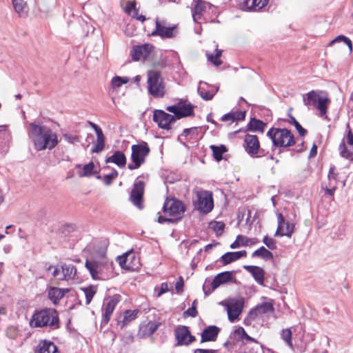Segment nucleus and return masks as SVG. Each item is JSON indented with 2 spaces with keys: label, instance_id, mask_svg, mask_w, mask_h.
<instances>
[{
  "label": "nucleus",
  "instance_id": "obj_1",
  "mask_svg": "<svg viewBox=\"0 0 353 353\" xmlns=\"http://www.w3.org/2000/svg\"><path fill=\"white\" fill-rule=\"evenodd\" d=\"M85 267L94 280H106L112 276L113 262L106 256V250L97 251L93 259L85 261Z\"/></svg>",
  "mask_w": 353,
  "mask_h": 353
},
{
  "label": "nucleus",
  "instance_id": "obj_2",
  "mask_svg": "<svg viewBox=\"0 0 353 353\" xmlns=\"http://www.w3.org/2000/svg\"><path fill=\"white\" fill-rule=\"evenodd\" d=\"M29 133L33 138L34 146L37 151L52 150L59 143L57 134L46 125L30 123Z\"/></svg>",
  "mask_w": 353,
  "mask_h": 353
},
{
  "label": "nucleus",
  "instance_id": "obj_3",
  "mask_svg": "<svg viewBox=\"0 0 353 353\" xmlns=\"http://www.w3.org/2000/svg\"><path fill=\"white\" fill-rule=\"evenodd\" d=\"M29 324L32 328L49 327L57 330L60 327L59 314L54 308L46 307L35 310Z\"/></svg>",
  "mask_w": 353,
  "mask_h": 353
},
{
  "label": "nucleus",
  "instance_id": "obj_4",
  "mask_svg": "<svg viewBox=\"0 0 353 353\" xmlns=\"http://www.w3.org/2000/svg\"><path fill=\"white\" fill-rule=\"evenodd\" d=\"M303 102L307 107H312L318 110V115L327 119V113L331 100L327 92L322 90H312L303 97Z\"/></svg>",
  "mask_w": 353,
  "mask_h": 353
},
{
  "label": "nucleus",
  "instance_id": "obj_5",
  "mask_svg": "<svg viewBox=\"0 0 353 353\" xmlns=\"http://www.w3.org/2000/svg\"><path fill=\"white\" fill-rule=\"evenodd\" d=\"M267 136L271 139L276 147H290L295 143L294 135L286 128H272L267 132Z\"/></svg>",
  "mask_w": 353,
  "mask_h": 353
},
{
  "label": "nucleus",
  "instance_id": "obj_6",
  "mask_svg": "<svg viewBox=\"0 0 353 353\" xmlns=\"http://www.w3.org/2000/svg\"><path fill=\"white\" fill-rule=\"evenodd\" d=\"M131 149V160L132 163H129L128 168L133 170L138 169L145 163V159L150 152V149L148 143L145 141L132 145Z\"/></svg>",
  "mask_w": 353,
  "mask_h": 353
},
{
  "label": "nucleus",
  "instance_id": "obj_7",
  "mask_svg": "<svg viewBox=\"0 0 353 353\" xmlns=\"http://www.w3.org/2000/svg\"><path fill=\"white\" fill-rule=\"evenodd\" d=\"M148 92L155 98H161L165 94V86L163 79L159 72H148Z\"/></svg>",
  "mask_w": 353,
  "mask_h": 353
},
{
  "label": "nucleus",
  "instance_id": "obj_8",
  "mask_svg": "<svg viewBox=\"0 0 353 353\" xmlns=\"http://www.w3.org/2000/svg\"><path fill=\"white\" fill-rule=\"evenodd\" d=\"M194 204L195 208L199 212L204 214L210 212L214 207L212 192L206 190L197 191Z\"/></svg>",
  "mask_w": 353,
  "mask_h": 353
},
{
  "label": "nucleus",
  "instance_id": "obj_9",
  "mask_svg": "<svg viewBox=\"0 0 353 353\" xmlns=\"http://www.w3.org/2000/svg\"><path fill=\"white\" fill-rule=\"evenodd\" d=\"M163 211L166 216H170L174 221H176L182 217L185 208L181 201L174 199H167L164 203Z\"/></svg>",
  "mask_w": 353,
  "mask_h": 353
},
{
  "label": "nucleus",
  "instance_id": "obj_10",
  "mask_svg": "<svg viewBox=\"0 0 353 353\" xmlns=\"http://www.w3.org/2000/svg\"><path fill=\"white\" fill-rule=\"evenodd\" d=\"M245 151L252 157H261L264 155L263 150L260 148V143L256 135L246 134L244 139Z\"/></svg>",
  "mask_w": 353,
  "mask_h": 353
},
{
  "label": "nucleus",
  "instance_id": "obj_11",
  "mask_svg": "<svg viewBox=\"0 0 353 353\" xmlns=\"http://www.w3.org/2000/svg\"><path fill=\"white\" fill-rule=\"evenodd\" d=\"M194 106L190 103L181 100L177 104L170 105L166 110L174 114L178 119L192 116L193 114Z\"/></svg>",
  "mask_w": 353,
  "mask_h": 353
},
{
  "label": "nucleus",
  "instance_id": "obj_12",
  "mask_svg": "<svg viewBox=\"0 0 353 353\" xmlns=\"http://www.w3.org/2000/svg\"><path fill=\"white\" fill-rule=\"evenodd\" d=\"M155 24V30L151 33V35L167 39L173 38L176 35V26H168L165 21H161L158 19H156Z\"/></svg>",
  "mask_w": 353,
  "mask_h": 353
},
{
  "label": "nucleus",
  "instance_id": "obj_13",
  "mask_svg": "<svg viewBox=\"0 0 353 353\" xmlns=\"http://www.w3.org/2000/svg\"><path fill=\"white\" fill-rule=\"evenodd\" d=\"M153 121L162 129H170L171 124L176 121L175 117L166 113L163 110H155L153 113Z\"/></svg>",
  "mask_w": 353,
  "mask_h": 353
},
{
  "label": "nucleus",
  "instance_id": "obj_14",
  "mask_svg": "<svg viewBox=\"0 0 353 353\" xmlns=\"http://www.w3.org/2000/svg\"><path fill=\"white\" fill-rule=\"evenodd\" d=\"M276 216L278 227L274 234V236H286L290 238L292 234L294 233V224L293 223H290L288 221L285 222L283 216L281 213H278Z\"/></svg>",
  "mask_w": 353,
  "mask_h": 353
},
{
  "label": "nucleus",
  "instance_id": "obj_15",
  "mask_svg": "<svg viewBox=\"0 0 353 353\" xmlns=\"http://www.w3.org/2000/svg\"><path fill=\"white\" fill-rule=\"evenodd\" d=\"M234 274V272H223L221 273L218 274L214 279H213L211 285H212V290L211 291H209L207 292L205 291V287L203 286V290L205 292V294H209L211 293L212 291L216 289L218 287H219L221 285L228 283L230 281H232L234 283H236V279L233 276Z\"/></svg>",
  "mask_w": 353,
  "mask_h": 353
},
{
  "label": "nucleus",
  "instance_id": "obj_16",
  "mask_svg": "<svg viewBox=\"0 0 353 353\" xmlns=\"http://www.w3.org/2000/svg\"><path fill=\"white\" fill-rule=\"evenodd\" d=\"M120 301L119 295H114L112 297L108 298L104 303L103 313V322L108 323L110 321L111 316Z\"/></svg>",
  "mask_w": 353,
  "mask_h": 353
},
{
  "label": "nucleus",
  "instance_id": "obj_17",
  "mask_svg": "<svg viewBox=\"0 0 353 353\" xmlns=\"http://www.w3.org/2000/svg\"><path fill=\"white\" fill-rule=\"evenodd\" d=\"M117 261L120 265L125 269L135 270L139 268V261L132 252H126L122 256L117 257Z\"/></svg>",
  "mask_w": 353,
  "mask_h": 353
},
{
  "label": "nucleus",
  "instance_id": "obj_18",
  "mask_svg": "<svg viewBox=\"0 0 353 353\" xmlns=\"http://www.w3.org/2000/svg\"><path fill=\"white\" fill-rule=\"evenodd\" d=\"M144 192V183L142 181H136L130 194V200L139 209L143 208L142 201Z\"/></svg>",
  "mask_w": 353,
  "mask_h": 353
},
{
  "label": "nucleus",
  "instance_id": "obj_19",
  "mask_svg": "<svg viewBox=\"0 0 353 353\" xmlns=\"http://www.w3.org/2000/svg\"><path fill=\"white\" fill-rule=\"evenodd\" d=\"M153 50V46L149 43L134 46L131 51V57L133 61H138L141 59H145Z\"/></svg>",
  "mask_w": 353,
  "mask_h": 353
},
{
  "label": "nucleus",
  "instance_id": "obj_20",
  "mask_svg": "<svg viewBox=\"0 0 353 353\" xmlns=\"http://www.w3.org/2000/svg\"><path fill=\"white\" fill-rule=\"evenodd\" d=\"M212 8V6L210 3L203 0H197L192 9V16L194 21L198 23L202 19L204 13Z\"/></svg>",
  "mask_w": 353,
  "mask_h": 353
},
{
  "label": "nucleus",
  "instance_id": "obj_21",
  "mask_svg": "<svg viewBox=\"0 0 353 353\" xmlns=\"http://www.w3.org/2000/svg\"><path fill=\"white\" fill-rule=\"evenodd\" d=\"M175 336L179 345H188L195 340V337L190 334L186 326H181L176 329Z\"/></svg>",
  "mask_w": 353,
  "mask_h": 353
},
{
  "label": "nucleus",
  "instance_id": "obj_22",
  "mask_svg": "<svg viewBox=\"0 0 353 353\" xmlns=\"http://www.w3.org/2000/svg\"><path fill=\"white\" fill-rule=\"evenodd\" d=\"M225 306L229 320L234 322L242 311V303L238 301L232 300L225 304Z\"/></svg>",
  "mask_w": 353,
  "mask_h": 353
},
{
  "label": "nucleus",
  "instance_id": "obj_23",
  "mask_svg": "<svg viewBox=\"0 0 353 353\" xmlns=\"http://www.w3.org/2000/svg\"><path fill=\"white\" fill-rule=\"evenodd\" d=\"M69 291L68 288L50 287L47 289L48 297L54 305H57Z\"/></svg>",
  "mask_w": 353,
  "mask_h": 353
},
{
  "label": "nucleus",
  "instance_id": "obj_24",
  "mask_svg": "<svg viewBox=\"0 0 353 353\" xmlns=\"http://www.w3.org/2000/svg\"><path fill=\"white\" fill-rule=\"evenodd\" d=\"M161 323L157 321H148L142 323L139 326V334L142 337L149 336L153 334L159 328Z\"/></svg>",
  "mask_w": 353,
  "mask_h": 353
},
{
  "label": "nucleus",
  "instance_id": "obj_25",
  "mask_svg": "<svg viewBox=\"0 0 353 353\" xmlns=\"http://www.w3.org/2000/svg\"><path fill=\"white\" fill-rule=\"evenodd\" d=\"M139 313V310H125L123 315H120L117 318V325L121 327V329L124 328L127 325H128L130 322L134 321Z\"/></svg>",
  "mask_w": 353,
  "mask_h": 353
},
{
  "label": "nucleus",
  "instance_id": "obj_26",
  "mask_svg": "<svg viewBox=\"0 0 353 353\" xmlns=\"http://www.w3.org/2000/svg\"><path fill=\"white\" fill-rule=\"evenodd\" d=\"M243 268L252 274L257 283L261 285H263L265 271L263 268L254 265H243Z\"/></svg>",
  "mask_w": 353,
  "mask_h": 353
},
{
  "label": "nucleus",
  "instance_id": "obj_27",
  "mask_svg": "<svg viewBox=\"0 0 353 353\" xmlns=\"http://www.w3.org/2000/svg\"><path fill=\"white\" fill-rule=\"evenodd\" d=\"M220 332V329L215 325H210L204 329L201 333V343L215 341Z\"/></svg>",
  "mask_w": 353,
  "mask_h": 353
},
{
  "label": "nucleus",
  "instance_id": "obj_28",
  "mask_svg": "<svg viewBox=\"0 0 353 353\" xmlns=\"http://www.w3.org/2000/svg\"><path fill=\"white\" fill-rule=\"evenodd\" d=\"M268 3V0H243L241 7L245 10L257 11L265 7Z\"/></svg>",
  "mask_w": 353,
  "mask_h": 353
},
{
  "label": "nucleus",
  "instance_id": "obj_29",
  "mask_svg": "<svg viewBox=\"0 0 353 353\" xmlns=\"http://www.w3.org/2000/svg\"><path fill=\"white\" fill-rule=\"evenodd\" d=\"M35 353H59V352L54 343L44 340L39 342Z\"/></svg>",
  "mask_w": 353,
  "mask_h": 353
},
{
  "label": "nucleus",
  "instance_id": "obj_30",
  "mask_svg": "<svg viewBox=\"0 0 353 353\" xmlns=\"http://www.w3.org/2000/svg\"><path fill=\"white\" fill-rule=\"evenodd\" d=\"M247 252L245 250L227 252L221 256V261L223 265H228L241 259V257L245 256Z\"/></svg>",
  "mask_w": 353,
  "mask_h": 353
},
{
  "label": "nucleus",
  "instance_id": "obj_31",
  "mask_svg": "<svg viewBox=\"0 0 353 353\" xmlns=\"http://www.w3.org/2000/svg\"><path fill=\"white\" fill-rule=\"evenodd\" d=\"M273 311L274 307L272 304L269 302H265L257 305L254 309L252 310L250 312V316L254 318L259 315L271 313Z\"/></svg>",
  "mask_w": 353,
  "mask_h": 353
},
{
  "label": "nucleus",
  "instance_id": "obj_32",
  "mask_svg": "<svg viewBox=\"0 0 353 353\" xmlns=\"http://www.w3.org/2000/svg\"><path fill=\"white\" fill-rule=\"evenodd\" d=\"M245 117V111H235L231 112L224 114L221 120L223 122H228L229 123H232L237 121L244 120Z\"/></svg>",
  "mask_w": 353,
  "mask_h": 353
},
{
  "label": "nucleus",
  "instance_id": "obj_33",
  "mask_svg": "<svg viewBox=\"0 0 353 353\" xmlns=\"http://www.w3.org/2000/svg\"><path fill=\"white\" fill-rule=\"evenodd\" d=\"M62 270V278L64 281L73 280L77 274V268L72 264H63L61 265Z\"/></svg>",
  "mask_w": 353,
  "mask_h": 353
},
{
  "label": "nucleus",
  "instance_id": "obj_34",
  "mask_svg": "<svg viewBox=\"0 0 353 353\" xmlns=\"http://www.w3.org/2000/svg\"><path fill=\"white\" fill-rule=\"evenodd\" d=\"M106 163H113L120 168H123L126 164V157L123 152L116 151L112 156L109 157L106 160Z\"/></svg>",
  "mask_w": 353,
  "mask_h": 353
},
{
  "label": "nucleus",
  "instance_id": "obj_35",
  "mask_svg": "<svg viewBox=\"0 0 353 353\" xmlns=\"http://www.w3.org/2000/svg\"><path fill=\"white\" fill-rule=\"evenodd\" d=\"M12 4L16 12L20 17H26L28 13V6L23 0H12Z\"/></svg>",
  "mask_w": 353,
  "mask_h": 353
},
{
  "label": "nucleus",
  "instance_id": "obj_36",
  "mask_svg": "<svg viewBox=\"0 0 353 353\" xmlns=\"http://www.w3.org/2000/svg\"><path fill=\"white\" fill-rule=\"evenodd\" d=\"M222 54V50L216 48L213 52L209 51L206 52V57L208 61L211 62L213 65L218 67L222 64L221 57Z\"/></svg>",
  "mask_w": 353,
  "mask_h": 353
},
{
  "label": "nucleus",
  "instance_id": "obj_37",
  "mask_svg": "<svg viewBox=\"0 0 353 353\" xmlns=\"http://www.w3.org/2000/svg\"><path fill=\"white\" fill-rule=\"evenodd\" d=\"M252 256L260 257L265 260H271L273 259V254L265 247L261 246L252 254Z\"/></svg>",
  "mask_w": 353,
  "mask_h": 353
},
{
  "label": "nucleus",
  "instance_id": "obj_38",
  "mask_svg": "<svg viewBox=\"0 0 353 353\" xmlns=\"http://www.w3.org/2000/svg\"><path fill=\"white\" fill-rule=\"evenodd\" d=\"M266 124L261 120L255 118L251 119L248 124V130L250 131H259L263 132Z\"/></svg>",
  "mask_w": 353,
  "mask_h": 353
},
{
  "label": "nucleus",
  "instance_id": "obj_39",
  "mask_svg": "<svg viewBox=\"0 0 353 353\" xmlns=\"http://www.w3.org/2000/svg\"><path fill=\"white\" fill-rule=\"evenodd\" d=\"M210 149L212 151L214 158L217 161H219L222 159L223 154L227 151L225 146L223 145H221L220 146H216L212 145H210Z\"/></svg>",
  "mask_w": 353,
  "mask_h": 353
},
{
  "label": "nucleus",
  "instance_id": "obj_40",
  "mask_svg": "<svg viewBox=\"0 0 353 353\" xmlns=\"http://www.w3.org/2000/svg\"><path fill=\"white\" fill-rule=\"evenodd\" d=\"M200 84H201V83ZM217 91H218V88H216L215 91L207 90L201 85H200L199 87L198 88L199 94L201 96V97L203 99H204L205 101L211 100Z\"/></svg>",
  "mask_w": 353,
  "mask_h": 353
},
{
  "label": "nucleus",
  "instance_id": "obj_41",
  "mask_svg": "<svg viewBox=\"0 0 353 353\" xmlns=\"http://www.w3.org/2000/svg\"><path fill=\"white\" fill-rule=\"evenodd\" d=\"M105 146V137L103 133H99L97 135V143L94 147L92 149V152L99 153L101 152Z\"/></svg>",
  "mask_w": 353,
  "mask_h": 353
},
{
  "label": "nucleus",
  "instance_id": "obj_42",
  "mask_svg": "<svg viewBox=\"0 0 353 353\" xmlns=\"http://www.w3.org/2000/svg\"><path fill=\"white\" fill-rule=\"evenodd\" d=\"M129 81V79L128 77H121L119 76H116L113 77L111 80V87L113 89H118L122 85L128 83Z\"/></svg>",
  "mask_w": 353,
  "mask_h": 353
},
{
  "label": "nucleus",
  "instance_id": "obj_43",
  "mask_svg": "<svg viewBox=\"0 0 353 353\" xmlns=\"http://www.w3.org/2000/svg\"><path fill=\"white\" fill-rule=\"evenodd\" d=\"M94 167L93 162H90L89 163L83 165V171L79 172V176L80 177L91 176L94 173Z\"/></svg>",
  "mask_w": 353,
  "mask_h": 353
},
{
  "label": "nucleus",
  "instance_id": "obj_44",
  "mask_svg": "<svg viewBox=\"0 0 353 353\" xmlns=\"http://www.w3.org/2000/svg\"><path fill=\"white\" fill-rule=\"evenodd\" d=\"M83 290L85 296V303L88 305L90 303L93 296L97 292V288L95 286L90 285L88 288H83Z\"/></svg>",
  "mask_w": 353,
  "mask_h": 353
},
{
  "label": "nucleus",
  "instance_id": "obj_45",
  "mask_svg": "<svg viewBox=\"0 0 353 353\" xmlns=\"http://www.w3.org/2000/svg\"><path fill=\"white\" fill-rule=\"evenodd\" d=\"M281 336L282 339L287 343V345L290 347H292L293 345L292 342V331L290 330V329H283L281 331Z\"/></svg>",
  "mask_w": 353,
  "mask_h": 353
},
{
  "label": "nucleus",
  "instance_id": "obj_46",
  "mask_svg": "<svg viewBox=\"0 0 353 353\" xmlns=\"http://www.w3.org/2000/svg\"><path fill=\"white\" fill-rule=\"evenodd\" d=\"M344 42L349 48L350 52H351L352 51V43L350 39L347 37L343 36V35H339L336 37L334 39L330 41V46L333 45L336 42Z\"/></svg>",
  "mask_w": 353,
  "mask_h": 353
},
{
  "label": "nucleus",
  "instance_id": "obj_47",
  "mask_svg": "<svg viewBox=\"0 0 353 353\" xmlns=\"http://www.w3.org/2000/svg\"><path fill=\"white\" fill-rule=\"evenodd\" d=\"M52 270V276L56 279L59 281H64V279L62 278V270L61 269V267L59 266H53V265H49L47 268V271H51Z\"/></svg>",
  "mask_w": 353,
  "mask_h": 353
},
{
  "label": "nucleus",
  "instance_id": "obj_48",
  "mask_svg": "<svg viewBox=\"0 0 353 353\" xmlns=\"http://www.w3.org/2000/svg\"><path fill=\"white\" fill-rule=\"evenodd\" d=\"M238 240H241L242 246L254 245L259 243V240L256 238L250 239L243 235H238Z\"/></svg>",
  "mask_w": 353,
  "mask_h": 353
},
{
  "label": "nucleus",
  "instance_id": "obj_49",
  "mask_svg": "<svg viewBox=\"0 0 353 353\" xmlns=\"http://www.w3.org/2000/svg\"><path fill=\"white\" fill-rule=\"evenodd\" d=\"M339 151L342 157L350 160L353 159V153L347 149L345 143L343 142L339 145Z\"/></svg>",
  "mask_w": 353,
  "mask_h": 353
},
{
  "label": "nucleus",
  "instance_id": "obj_50",
  "mask_svg": "<svg viewBox=\"0 0 353 353\" xmlns=\"http://www.w3.org/2000/svg\"><path fill=\"white\" fill-rule=\"evenodd\" d=\"M210 227L217 235H221L224 230L225 224L223 222L214 221L210 223Z\"/></svg>",
  "mask_w": 353,
  "mask_h": 353
},
{
  "label": "nucleus",
  "instance_id": "obj_51",
  "mask_svg": "<svg viewBox=\"0 0 353 353\" xmlns=\"http://www.w3.org/2000/svg\"><path fill=\"white\" fill-rule=\"evenodd\" d=\"M338 176L339 173L336 171V167L334 165L331 166L330 168L329 173L327 175V178L329 180L328 183H332V180H334V184L337 185Z\"/></svg>",
  "mask_w": 353,
  "mask_h": 353
},
{
  "label": "nucleus",
  "instance_id": "obj_52",
  "mask_svg": "<svg viewBox=\"0 0 353 353\" xmlns=\"http://www.w3.org/2000/svg\"><path fill=\"white\" fill-rule=\"evenodd\" d=\"M63 137L65 141L71 144H74L80 141L79 136L71 133H65L63 134Z\"/></svg>",
  "mask_w": 353,
  "mask_h": 353
},
{
  "label": "nucleus",
  "instance_id": "obj_53",
  "mask_svg": "<svg viewBox=\"0 0 353 353\" xmlns=\"http://www.w3.org/2000/svg\"><path fill=\"white\" fill-rule=\"evenodd\" d=\"M118 176V172L113 170L110 174H106L103 176V182L105 185H110L115 178Z\"/></svg>",
  "mask_w": 353,
  "mask_h": 353
},
{
  "label": "nucleus",
  "instance_id": "obj_54",
  "mask_svg": "<svg viewBox=\"0 0 353 353\" xmlns=\"http://www.w3.org/2000/svg\"><path fill=\"white\" fill-rule=\"evenodd\" d=\"M263 242L270 250H275L276 248V241L269 238L267 235L263 237Z\"/></svg>",
  "mask_w": 353,
  "mask_h": 353
},
{
  "label": "nucleus",
  "instance_id": "obj_55",
  "mask_svg": "<svg viewBox=\"0 0 353 353\" xmlns=\"http://www.w3.org/2000/svg\"><path fill=\"white\" fill-rule=\"evenodd\" d=\"M291 119L300 136L304 137L307 134V130L301 125V124L295 119L294 117H291Z\"/></svg>",
  "mask_w": 353,
  "mask_h": 353
},
{
  "label": "nucleus",
  "instance_id": "obj_56",
  "mask_svg": "<svg viewBox=\"0 0 353 353\" xmlns=\"http://www.w3.org/2000/svg\"><path fill=\"white\" fill-rule=\"evenodd\" d=\"M322 188L325 189V194L332 196L334 194L337 185H336V184H332L331 183H328L327 185H325V188L323 185H322Z\"/></svg>",
  "mask_w": 353,
  "mask_h": 353
},
{
  "label": "nucleus",
  "instance_id": "obj_57",
  "mask_svg": "<svg viewBox=\"0 0 353 353\" xmlns=\"http://www.w3.org/2000/svg\"><path fill=\"white\" fill-rule=\"evenodd\" d=\"M137 3L134 1H128L126 3V6L125 8V11L128 14H131V12L134 10H137Z\"/></svg>",
  "mask_w": 353,
  "mask_h": 353
},
{
  "label": "nucleus",
  "instance_id": "obj_58",
  "mask_svg": "<svg viewBox=\"0 0 353 353\" xmlns=\"http://www.w3.org/2000/svg\"><path fill=\"white\" fill-rule=\"evenodd\" d=\"M239 333H242L243 337L247 341L257 343L256 340L254 338L250 336L245 331L243 327L239 329Z\"/></svg>",
  "mask_w": 353,
  "mask_h": 353
},
{
  "label": "nucleus",
  "instance_id": "obj_59",
  "mask_svg": "<svg viewBox=\"0 0 353 353\" xmlns=\"http://www.w3.org/2000/svg\"><path fill=\"white\" fill-rule=\"evenodd\" d=\"M185 313L191 317H195L197 315V310L196 308V305H192L191 307L188 308Z\"/></svg>",
  "mask_w": 353,
  "mask_h": 353
},
{
  "label": "nucleus",
  "instance_id": "obj_60",
  "mask_svg": "<svg viewBox=\"0 0 353 353\" xmlns=\"http://www.w3.org/2000/svg\"><path fill=\"white\" fill-rule=\"evenodd\" d=\"M158 221L160 223H163L164 222H174V221L171 216L170 218H168L167 216H159Z\"/></svg>",
  "mask_w": 353,
  "mask_h": 353
},
{
  "label": "nucleus",
  "instance_id": "obj_61",
  "mask_svg": "<svg viewBox=\"0 0 353 353\" xmlns=\"http://www.w3.org/2000/svg\"><path fill=\"white\" fill-rule=\"evenodd\" d=\"M168 290V284L166 283H162L161 285L160 291L158 292V296H160L163 293Z\"/></svg>",
  "mask_w": 353,
  "mask_h": 353
},
{
  "label": "nucleus",
  "instance_id": "obj_62",
  "mask_svg": "<svg viewBox=\"0 0 353 353\" xmlns=\"http://www.w3.org/2000/svg\"><path fill=\"white\" fill-rule=\"evenodd\" d=\"M183 287V281L182 277H180V280L176 283L175 288L176 290L179 292L182 290Z\"/></svg>",
  "mask_w": 353,
  "mask_h": 353
},
{
  "label": "nucleus",
  "instance_id": "obj_63",
  "mask_svg": "<svg viewBox=\"0 0 353 353\" xmlns=\"http://www.w3.org/2000/svg\"><path fill=\"white\" fill-rule=\"evenodd\" d=\"M347 143L350 145H353V133L351 130H349L347 135Z\"/></svg>",
  "mask_w": 353,
  "mask_h": 353
},
{
  "label": "nucleus",
  "instance_id": "obj_64",
  "mask_svg": "<svg viewBox=\"0 0 353 353\" xmlns=\"http://www.w3.org/2000/svg\"><path fill=\"white\" fill-rule=\"evenodd\" d=\"M194 353H216V351L214 350L196 349Z\"/></svg>",
  "mask_w": 353,
  "mask_h": 353
}]
</instances>
